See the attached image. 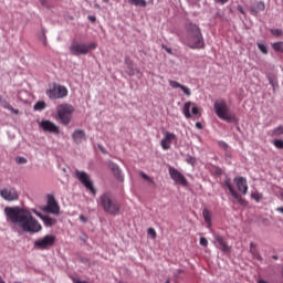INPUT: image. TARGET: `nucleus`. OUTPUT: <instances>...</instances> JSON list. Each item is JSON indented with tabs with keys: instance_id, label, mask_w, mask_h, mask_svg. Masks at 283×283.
Here are the masks:
<instances>
[{
	"instance_id": "f257e3e1",
	"label": "nucleus",
	"mask_w": 283,
	"mask_h": 283,
	"mask_svg": "<svg viewBox=\"0 0 283 283\" xmlns=\"http://www.w3.org/2000/svg\"><path fill=\"white\" fill-rule=\"evenodd\" d=\"M4 213L13 224H18V227H20V229L25 233H39V231L43 229L41 223L32 217V212L29 210L21 209L19 207H7L4 209Z\"/></svg>"
},
{
	"instance_id": "f03ea898",
	"label": "nucleus",
	"mask_w": 283,
	"mask_h": 283,
	"mask_svg": "<svg viewBox=\"0 0 283 283\" xmlns=\"http://www.w3.org/2000/svg\"><path fill=\"white\" fill-rule=\"evenodd\" d=\"M182 43L188 45L190 50H205V38L200 27L195 23L186 24V35Z\"/></svg>"
},
{
	"instance_id": "7ed1b4c3",
	"label": "nucleus",
	"mask_w": 283,
	"mask_h": 283,
	"mask_svg": "<svg viewBox=\"0 0 283 283\" xmlns=\"http://www.w3.org/2000/svg\"><path fill=\"white\" fill-rule=\"evenodd\" d=\"M98 205L103 209L104 213H108V216H120V202L114 198L112 192H103L99 196Z\"/></svg>"
},
{
	"instance_id": "20e7f679",
	"label": "nucleus",
	"mask_w": 283,
	"mask_h": 283,
	"mask_svg": "<svg viewBox=\"0 0 283 283\" xmlns=\"http://www.w3.org/2000/svg\"><path fill=\"white\" fill-rule=\"evenodd\" d=\"M213 107L218 118L226 120V123H235V115L231 114L227 101L219 99L214 102Z\"/></svg>"
},
{
	"instance_id": "39448f33",
	"label": "nucleus",
	"mask_w": 283,
	"mask_h": 283,
	"mask_svg": "<svg viewBox=\"0 0 283 283\" xmlns=\"http://www.w3.org/2000/svg\"><path fill=\"white\" fill-rule=\"evenodd\" d=\"M97 46L98 44H96V42H92L87 44L84 42L74 41L71 43L69 50L73 56H81V55L90 54V52H92V50H96Z\"/></svg>"
},
{
	"instance_id": "423d86ee",
	"label": "nucleus",
	"mask_w": 283,
	"mask_h": 283,
	"mask_svg": "<svg viewBox=\"0 0 283 283\" xmlns=\"http://www.w3.org/2000/svg\"><path fill=\"white\" fill-rule=\"evenodd\" d=\"M56 120L62 125L67 126L72 123V115L74 114V107L71 104H61L56 107Z\"/></svg>"
},
{
	"instance_id": "0eeeda50",
	"label": "nucleus",
	"mask_w": 283,
	"mask_h": 283,
	"mask_svg": "<svg viewBox=\"0 0 283 283\" xmlns=\"http://www.w3.org/2000/svg\"><path fill=\"white\" fill-rule=\"evenodd\" d=\"M67 87L53 83L50 85V88L46 90V96L51 98V101H56L59 98H65L67 96Z\"/></svg>"
},
{
	"instance_id": "6e6552de",
	"label": "nucleus",
	"mask_w": 283,
	"mask_h": 283,
	"mask_svg": "<svg viewBox=\"0 0 283 283\" xmlns=\"http://www.w3.org/2000/svg\"><path fill=\"white\" fill-rule=\"evenodd\" d=\"M75 177L81 181L83 187H85V189L92 193V196H96L97 190L94 188V181H92V178L90 175H87V172L75 170Z\"/></svg>"
},
{
	"instance_id": "1a4fd4ad",
	"label": "nucleus",
	"mask_w": 283,
	"mask_h": 283,
	"mask_svg": "<svg viewBox=\"0 0 283 283\" xmlns=\"http://www.w3.org/2000/svg\"><path fill=\"white\" fill-rule=\"evenodd\" d=\"M43 211L45 213H52L53 216L61 214V207L59 206V202L56 201V198H54V196L50 195L48 197V202L46 206L43 208Z\"/></svg>"
},
{
	"instance_id": "9d476101",
	"label": "nucleus",
	"mask_w": 283,
	"mask_h": 283,
	"mask_svg": "<svg viewBox=\"0 0 283 283\" xmlns=\"http://www.w3.org/2000/svg\"><path fill=\"white\" fill-rule=\"evenodd\" d=\"M170 178L177 184L181 185V187H187L189 185V181H187V177L182 175L178 169L174 167H169L168 169Z\"/></svg>"
},
{
	"instance_id": "9b49d317",
	"label": "nucleus",
	"mask_w": 283,
	"mask_h": 283,
	"mask_svg": "<svg viewBox=\"0 0 283 283\" xmlns=\"http://www.w3.org/2000/svg\"><path fill=\"white\" fill-rule=\"evenodd\" d=\"M223 185L227 187V189H229L232 198H234V200H237V202L241 206V207H247V205H249V202H247V199L242 198V196H240L238 193V191H235V189L233 188V186L231 185V179H226L223 181Z\"/></svg>"
},
{
	"instance_id": "f8f14e48",
	"label": "nucleus",
	"mask_w": 283,
	"mask_h": 283,
	"mask_svg": "<svg viewBox=\"0 0 283 283\" xmlns=\"http://www.w3.org/2000/svg\"><path fill=\"white\" fill-rule=\"evenodd\" d=\"M54 242H56V237L52 234H48L42 239L35 241L36 249H41L44 251L45 249H50V247H54Z\"/></svg>"
},
{
	"instance_id": "ddd939ff",
	"label": "nucleus",
	"mask_w": 283,
	"mask_h": 283,
	"mask_svg": "<svg viewBox=\"0 0 283 283\" xmlns=\"http://www.w3.org/2000/svg\"><path fill=\"white\" fill-rule=\"evenodd\" d=\"M182 114L185 118H191L192 116H200V108L192 102H186L182 108Z\"/></svg>"
},
{
	"instance_id": "4468645a",
	"label": "nucleus",
	"mask_w": 283,
	"mask_h": 283,
	"mask_svg": "<svg viewBox=\"0 0 283 283\" xmlns=\"http://www.w3.org/2000/svg\"><path fill=\"white\" fill-rule=\"evenodd\" d=\"M0 196L3 200H7V202H14L15 200H19V192L14 188L1 189Z\"/></svg>"
},
{
	"instance_id": "2eb2a0df",
	"label": "nucleus",
	"mask_w": 283,
	"mask_h": 283,
	"mask_svg": "<svg viewBox=\"0 0 283 283\" xmlns=\"http://www.w3.org/2000/svg\"><path fill=\"white\" fill-rule=\"evenodd\" d=\"M214 244L217 249H220L223 253H231V247L222 235H214Z\"/></svg>"
},
{
	"instance_id": "dca6fc26",
	"label": "nucleus",
	"mask_w": 283,
	"mask_h": 283,
	"mask_svg": "<svg viewBox=\"0 0 283 283\" xmlns=\"http://www.w3.org/2000/svg\"><path fill=\"white\" fill-rule=\"evenodd\" d=\"M174 140H176V134L165 132L164 138L160 142L161 148L165 149V151H167V149H171V143H174Z\"/></svg>"
},
{
	"instance_id": "f3484780",
	"label": "nucleus",
	"mask_w": 283,
	"mask_h": 283,
	"mask_svg": "<svg viewBox=\"0 0 283 283\" xmlns=\"http://www.w3.org/2000/svg\"><path fill=\"white\" fill-rule=\"evenodd\" d=\"M234 182L237 185L238 191L242 193L243 196H247L249 193V184L247 182V178L244 177H235Z\"/></svg>"
},
{
	"instance_id": "a211bd4d",
	"label": "nucleus",
	"mask_w": 283,
	"mask_h": 283,
	"mask_svg": "<svg viewBox=\"0 0 283 283\" xmlns=\"http://www.w3.org/2000/svg\"><path fill=\"white\" fill-rule=\"evenodd\" d=\"M40 126L42 127L43 132H49L50 134H60L61 132L54 122H50L48 119L42 120Z\"/></svg>"
},
{
	"instance_id": "6ab92c4d",
	"label": "nucleus",
	"mask_w": 283,
	"mask_h": 283,
	"mask_svg": "<svg viewBox=\"0 0 283 283\" xmlns=\"http://www.w3.org/2000/svg\"><path fill=\"white\" fill-rule=\"evenodd\" d=\"M72 139L74 140V143H76V145H81L83 140H87V135L83 129H75L72 134Z\"/></svg>"
},
{
	"instance_id": "aec40b11",
	"label": "nucleus",
	"mask_w": 283,
	"mask_h": 283,
	"mask_svg": "<svg viewBox=\"0 0 283 283\" xmlns=\"http://www.w3.org/2000/svg\"><path fill=\"white\" fill-rule=\"evenodd\" d=\"M169 85L172 87V90H180L184 92L186 96H191V88L180 84L179 82H176L174 80H169Z\"/></svg>"
},
{
	"instance_id": "412c9836",
	"label": "nucleus",
	"mask_w": 283,
	"mask_h": 283,
	"mask_svg": "<svg viewBox=\"0 0 283 283\" xmlns=\"http://www.w3.org/2000/svg\"><path fill=\"white\" fill-rule=\"evenodd\" d=\"M35 216L42 219L45 227H54V224H56V219L50 216H43L41 212H36V211H35Z\"/></svg>"
},
{
	"instance_id": "4be33fe9",
	"label": "nucleus",
	"mask_w": 283,
	"mask_h": 283,
	"mask_svg": "<svg viewBox=\"0 0 283 283\" xmlns=\"http://www.w3.org/2000/svg\"><path fill=\"white\" fill-rule=\"evenodd\" d=\"M111 169H112V172L114 174L115 178H117V180H119V182H123L124 177H123V172L120 171V168L118 167V165L113 164Z\"/></svg>"
},
{
	"instance_id": "5701e85b",
	"label": "nucleus",
	"mask_w": 283,
	"mask_h": 283,
	"mask_svg": "<svg viewBox=\"0 0 283 283\" xmlns=\"http://www.w3.org/2000/svg\"><path fill=\"white\" fill-rule=\"evenodd\" d=\"M202 216H203V220H205L208 229H211V226H212V223H211V218H212L211 211L206 208V209L202 210Z\"/></svg>"
},
{
	"instance_id": "b1692460",
	"label": "nucleus",
	"mask_w": 283,
	"mask_h": 283,
	"mask_svg": "<svg viewBox=\"0 0 283 283\" xmlns=\"http://www.w3.org/2000/svg\"><path fill=\"white\" fill-rule=\"evenodd\" d=\"M250 253L255 258L256 260L262 261V255H260V252L258 251V248L255 243L251 242L250 243Z\"/></svg>"
},
{
	"instance_id": "393cba45",
	"label": "nucleus",
	"mask_w": 283,
	"mask_h": 283,
	"mask_svg": "<svg viewBox=\"0 0 283 283\" xmlns=\"http://www.w3.org/2000/svg\"><path fill=\"white\" fill-rule=\"evenodd\" d=\"M264 2H258L255 6L251 7V12L253 14H259V12H264Z\"/></svg>"
},
{
	"instance_id": "a878e982",
	"label": "nucleus",
	"mask_w": 283,
	"mask_h": 283,
	"mask_svg": "<svg viewBox=\"0 0 283 283\" xmlns=\"http://www.w3.org/2000/svg\"><path fill=\"white\" fill-rule=\"evenodd\" d=\"M128 3L132 6H136L137 8H147L146 0H128Z\"/></svg>"
},
{
	"instance_id": "bb28decb",
	"label": "nucleus",
	"mask_w": 283,
	"mask_h": 283,
	"mask_svg": "<svg viewBox=\"0 0 283 283\" xmlns=\"http://www.w3.org/2000/svg\"><path fill=\"white\" fill-rule=\"evenodd\" d=\"M272 49L274 50V52H280L281 54H283V42H274L272 44Z\"/></svg>"
},
{
	"instance_id": "cd10ccee",
	"label": "nucleus",
	"mask_w": 283,
	"mask_h": 283,
	"mask_svg": "<svg viewBox=\"0 0 283 283\" xmlns=\"http://www.w3.org/2000/svg\"><path fill=\"white\" fill-rule=\"evenodd\" d=\"M45 107H48V105L45 104L44 101H40L34 105V109L38 112L45 109Z\"/></svg>"
},
{
	"instance_id": "c85d7f7f",
	"label": "nucleus",
	"mask_w": 283,
	"mask_h": 283,
	"mask_svg": "<svg viewBox=\"0 0 283 283\" xmlns=\"http://www.w3.org/2000/svg\"><path fill=\"white\" fill-rule=\"evenodd\" d=\"M251 198L255 200V202H260L264 198V196L258 191H254L251 193Z\"/></svg>"
},
{
	"instance_id": "c756f323",
	"label": "nucleus",
	"mask_w": 283,
	"mask_h": 283,
	"mask_svg": "<svg viewBox=\"0 0 283 283\" xmlns=\"http://www.w3.org/2000/svg\"><path fill=\"white\" fill-rule=\"evenodd\" d=\"M270 32L272 36L280 38L283 35L282 29H271Z\"/></svg>"
},
{
	"instance_id": "7c9ffc66",
	"label": "nucleus",
	"mask_w": 283,
	"mask_h": 283,
	"mask_svg": "<svg viewBox=\"0 0 283 283\" xmlns=\"http://www.w3.org/2000/svg\"><path fill=\"white\" fill-rule=\"evenodd\" d=\"M272 136H283V126H277L272 130Z\"/></svg>"
},
{
	"instance_id": "2f4dec72",
	"label": "nucleus",
	"mask_w": 283,
	"mask_h": 283,
	"mask_svg": "<svg viewBox=\"0 0 283 283\" xmlns=\"http://www.w3.org/2000/svg\"><path fill=\"white\" fill-rule=\"evenodd\" d=\"M258 48H259L260 52H262V54H269V49H266L265 44L258 43Z\"/></svg>"
},
{
	"instance_id": "473e14b6",
	"label": "nucleus",
	"mask_w": 283,
	"mask_h": 283,
	"mask_svg": "<svg viewBox=\"0 0 283 283\" xmlns=\"http://www.w3.org/2000/svg\"><path fill=\"white\" fill-rule=\"evenodd\" d=\"M273 145L276 147V149H283V139H275Z\"/></svg>"
},
{
	"instance_id": "72a5a7b5",
	"label": "nucleus",
	"mask_w": 283,
	"mask_h": 283,
	"mask_svg": "<svg viewBox=\"0 0 283 283\" xmlns=\"http://www.w3.org/2000/svg\"><path fill=\"white\" fill-rule=\"evenodd\" d=\"M40 41L43 43V45H48V39L45 38V32H42L39 35Z\"/></svg>"
},
{
	"instance_id": "f704fd0d",
	"label": "nucleus",
	"mask_w": 283,
	"mask_h": 283,
	"mask_svg": "<svg viewBox=\"0 0 283 283\" xmlns=\"http://www.w3.org/2000/svg\"><path fill=\"white\" fill-rule=\"evenodd\" d=\"M199 244H200L201 247H209V241L207 240V238L201 237V238H200V241H199Z\"/></svg>"
},
{
	"instance_id": "c9c22d12",
	"label": "nucleus",
	"mask_w": 283,
	"mask_h": 283,
	"mask_svg": "<svg viewBox=\"0 0 283 283\" xmlns=\"http://www.w3.org/2000/svg\"><path fill=\"white\" fill-rule=\"evenodd\" d=\"M15 161L18 163V165H25V163H28V159H25V157H17Z\"/></svg>"
},
{
	"instance_id": "e433bc0d",
	"label": "nucleus",
	"mask_w": 283,
	"mask_h": 283,
	"mask_svg": "<svg viewBox=\"0 0 283 283\" xmlns=\"http://www.w3.org/2000/svg\"><path fill=\"white\" fill-rule=\"evenodd\" d=\"M140 176H142V178H143L144 180H147L148 182H154V181L151 180V177L148 176L147 174L140 172Z\"/></svg>"
},
{
	"instance_id": "4c0bfd02",
	"label": "nucleus",
	"mask_w": 283,
	"mask_h": 283,
	"mask_svg": "<svg viewBox=\"0 0 283 283\" xmlns=\"http://www.w3.org/2000/svg\"><path fill=\"white\" fill-rule=\"evenodd\" d=\"M148 235H151V238L155 240L156 238V230L154 228H149L147 230Z\"/></svg>"
},
{
	"instance_id": "58836bf2",
	"label": "nucleus",
	"mask_w": 283,
	"mask_h": 283,
	"mask_svg": "<svg viewBox=\"0 0 283 283\" xmlns=\"http://www.w3.org/2000/svg\"><path fill=\"white\" fill-rule=\"evenodd\" d=\"M7 109H10V112H13V114H19V109H15L14 107H12V105L7 104L4 106Z\"/></svg>"
},
{
	"instance_id": "ea45409f",
	"label": "nucleus",
	"mask_w": 283,
	"mask_h": 283,
	"mask_svg": "<svg viewBox=\"0 0 283 283\" xmlns=\"http://www.w3.org/2000/svg\"><path fill=\"white\" fill-rule=\"evenodd\" d=\"M186 163H188V165H196V158L189 156L187 157Z\"/></svg>"
},
{
	"instance_id": "a19ab883",
	"label": "nucleus",
	"mask_w": 283,
	"mask_h": 283,
	"mask_svg": "<svg viewBox=\"0 0 283 283\" xmlns=\"http://www.w3.org/2000/svg\"><path fill=\"white\" fill-rule=\"evenodd\" d=\"M161 48H163V50H165L167 52V54H172L171 48H168L165 44H163Z\"/></svg>"
},
{
	"instance_id": "79ce46f5",
	"label": "nucleus",
	"mask_w": 283,
	"mask_h": 283,
	"mask_svg": "<svg viewBox=\"0 0 283 283\" xmlns=\"http://www.w3.org/2000/svg\"><path fill=\"white\" fill-rule=\"evenodd\" d=\"M216 3H221V6H224V3H228L229 0H214Z\"/></svg>"
},
{
	"instance_id": "37998d69",
	"label": "nucleus",
	"mask_w": 283,
	"mask_h": 283,
	"mask_svg": "<svg viewBox=\"0 0 283 283\" xmlns=\"http://www.w3.org/2000/svg\"><path fill=\"white\" fill-rule=\"evenodd\" d=\"M237 9L241 12V14H245L244 8H242V6H238Z\"/></svg>"
},
{
	"instance_id": "c03bdc74",
	"label": "nucleus",
	"mask_w": 283,
	"mask_h": 283,
	"mask_svg": "<svg viewBox=\"0 0 283 283\" xmlns=\"http://www.w3.org/2000/svg\"><path fill=\"white\" fill-rule=\"evenodd\" d=\"M196 127H197V129H202V123L197 122V123H196Z\"/></svg>"
},
{
	"instance_id": "a18cd8bd",
	"label": "nucleus",
	"mask_w": 283,
	"mask_h": 283,
	"mask_svg": "<svg viewBox=\"0 0 283 283\" xmlns=\"http://www.w3.org/2000/svg\"><path fill=\"white\" fill-rule=\"evenodd\" d=\"M80 220H81V222H87V218H85V216H80Z\"/></svg>"
},
{
	"instance_id": "49530a36",
	"label": "nucleus",
	"mask_w": 283,
	"mask_h": 283,
	"mask_svg": "<svg viewBox=\"0 0 283 283\" xmlns=\"http://www.w3.org/2000/svg\"><path fill=\"white\" fill-rule=\"evenodd\" d=\"M275 211H277V213H282V214H283V207H277V208L275 209Z\"/></svg>"
},
{
	"instance_id": "de8ad7c7",
	"label": "nucleus",
	"mask_w": 283,
	"mask_h": 283,
	"mask_svg": "<svg viewBox=\"0 0 283 283\" xmlns=\"http://www.w3.org/2000/svg\"><path fill=\"white\" fill-rule=\"evenodd\" d=\"M88 19H90L91 21H93V22L96 21V17H94V15H90Z\"/></svg>"
},
{
	"instance_id": "09e8293b",
	"label": "nucleus",
	"mask_w": 283,
	"mask_h": 283,
	"mask_svg": "<svg viewBox=\"0 0 283 283\" xmlns=\"http://www.w3.org/2000/svg\"><path fill=\"white\" fill-rule=\"evenodd\" d=\"M256 283H269V282L264 281V279H259Z\"/></svg>"
},
{
	"instance_id": "8fccbe9b",
	"label": "nucleus",
	"mask_w": 283,
	"mask_h": 283,
	"mask_svg": "<svg viewBox=\"0 0 283 283\" xmlns=\"http://www.w3.org/2000/svg\"><path fill=\"white\" fill-rule=\"evenodd\" d=\"M221 147H228L227 143L220 142Z\"/></svg>"
},
{
	"instance_id": "3c124183",
	"label": "nucleus",
	"mask_w": 283,
	"mask_h": 283,
	"mask_svg": "<svg viewBox=\"0 0 283 283\" xmlns=\"http://www.w3.org/2000/svg\"><path fill=\"white\" fill-rule=\"evenodd\" d=\"M99 149L102 154H106L105 148H103V146H99Z\"/></svg>"
},
{
	"instance_id": "603ef678",
	"label": "nucleus",
	"mask_w": 283,
	"mask_h": 283,
	"mask_svg": "<svg viewBox=\"0 0 283 283\" xmlns=\"http://www.w3.org/2000/svg\"><path fill=\"white\" fill-rule=\"evenodd\" d=\"M272 258H273V260H277V255H273Z\"/></svg>"
},
{
	"instance_id": "864d4df0",
	"label": "nucleus",
	"mask_w": 283,
	"mask_h": 283,
	"mask_svg": "<svg viewBox=\"0 0 283 283\" xmlns=\"http://www.w3.org/2000/svg\"><path fill=\"white\" fill-rule=\"evenodd\" d=\"M280 196H281V198H282V200H283V191H281Z\"/></svg>"
}]
</instances>
